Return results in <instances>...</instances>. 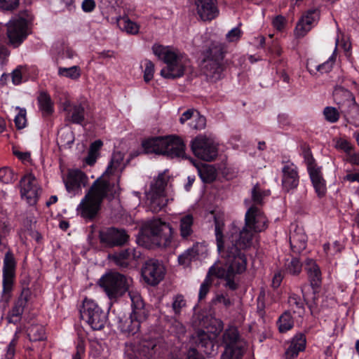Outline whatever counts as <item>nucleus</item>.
I'll return each instance as SVG.
<instances>
[{"instance_id": "1", "label": "nucleus", "mask_w": 359, "mask_h": 359, "mask_svg": "<svg viewBox=\"0 0 359 359\" xmlns=\"http://www.w3.org/2000/svg\"><path fill=\"white\" fill-rule=\"evenodd\" d=\"M124 154L114 152L105 172L90 187L76 208L77 214L85 219H93L98 213L105 197H114L119 191V180L126 167Z\"/></svg>"}, {"instance_id": "2", "label": "nucleus", "mask_w": 359, "mask_h": 359, "mask_svg": "<svg viewBox=\"0 0 359 359\" xmlns=\"http://www.w3.org/2000/svg\"><path fill=\"white\" fill-rule=\"evenodd\" d=\"M221 236L217 233V248L218 259L211 266L207 276L200 287L199 300H203L210 291L212 285L211 277L226 280V285L231 290H236L237 284L234 281L236 275L243 273L247 268V259L234 248H224L220 240Z\"/></svg>"}, {"instance_id": "3", "label": "nucleus", "mask_w": 359, "mask_h": 359, "mask_svg": "<svg viewBox=\"0 0 359 359\" xmlns=\"http://www.w3.org/2000/svg\"><path fill=\"white\" fill-rule=\"evenodd\" d=\"M215 233L221 236V241L224 248H234L240 254L245 255L242 250L255 247L259 242V233L265 231L268 227V219L264 213L255 205H250L245 215V224L238 232L232 234L228 240L223 238L224 222L215 217Z\"/></svg>"}, {"instance_id": "4", "label": "nucleus", "mask_w": 359, "mask_h": 359, "mask_svg": "<svg viewBox=\"0 0 359 359\" xmlns=\"http://www.w3.org/2000/svg\"><path fill=\"white\" fill-rule=\"evenodd\" d=\"M152 51L165 64V67L160 72L161 76L164 79H175L182 77L189 66L187 56L173 47L154 44Z\"/></svg>"}, {"instance_id": "5", "label": "nucleus", "mask_w": 359, "mask_h": 359, "mask_svg": "<svg viewBox=\"0 0 359 359\" xmlns=\"http://www.w3.org/2000/svg\"><path fill=\"white\" fill-rule=\"evenodd\" d=\"M175 231L161 219L148 221L142 227V241L147 247L168 248L172 245Z\"/></svg>"}, {"instance_id": "6", "label": "nucleus", "mask_w": 359, "mask_h": 359, "mask_svg": "<svg viewBox=\"0 0 359 359\" xmlns=\"http://www.w3.org/2000/svg\"><path fill=\"white\" fill-rule=\"evenodd\" d=\"M132 302L133 311L129 316L118 318V328L126 334H135L140 328L141 323L145 320L148 311L138 293H129Z\"/></svg>"}, {"instance_id": "7", "label": "nucleus", "mask_w": 359, "mask_h": 359, "mask_svg": "<svg viewBox=\"0 0 359 359\" xmlns=\"http://www.w3.org/2000/svg\"><path fill=\"white\" fill-rule=\"evenodd\" d=\"M132 283V279L117 273L110 272L103 275L99 280V285L110 299L122 296Z\"/></svg>"}, {"instance_id": "8", "label": "nucleus", "mask_w": 359, "mask_h": 359, "mask_svg": "<svg viewBox=\"0 0 359 359\" xmlns=\"http://www.w3.org/2000/svg\"><path fill=\"white\" fill-rule=\"evenodd\" d=\"M222 329V322L213 319L211 324L206 326L205 330H200L197 332L194 337L195 342L205 354L212 355L217 352V346L215 344V340Z\"/></svg>"}, {"instance_id": "9", "label": "nucleus", "mask_w": 359, "mask_h": 359, "mask_svg": "<svg viewBox=\"0 0 359 359\" xmlns=\"http://www.w3.org/2000/svg\"><path fill=\"white\" fill-rule=\"evenodd\" d=\"M224 57V46L218 42L211 44L205 52L203 60V69L204 74L213 80L221 78L223 71L222 61Z\"/></svg>"}, {"instance_id": "10", "label": "nucleus", "mask_w": 359, "mask_h": 359, "mask_svg": "<svg viewBox=\"0 0 359 359\" xmlns=\"http://www.w3.org/2000/svg\"><path fill=\"white\" fill-rule=\"evenodd\" d=\"M168 175L165 172L158 175L155 182L147 194V203L151 212H157L163 208L170 199L165 192V187L168 182ZM173 199L171 198L170 201Z\"/></svg>"}, {"instance_id": "11", "label": "nucleus", "mask_w": 359, "mask_h": 359, "mask_svg": "<svg viewBox=\"0 0 359 359\" xmlns=\"http://www.w3.org/2000/svg\"><path fill=\"white\" fill-rule=\"evenodd\" d=\"M80 313L81 318L94 330H101L107 323V313L92 299L83 300Z\"/></svg>"}, {"instance_id": "12", "label": "nucleus", "mask_w": 359, "mask_h": 359, "mask_svg": "<svg viewBox=\"0 0 359 359\" xmlns=\"http://www.w3.org/2000/svg\"><path fill=\"white\" fill-rule=\"evenodd\" d=\"M225 351L221 359H241L245 351L246 342L240 338L238 330L230 327L223 336Z\"/></svg>"}, {"instance_id": "13", "label": "nucleus", "mask_w": 359, "mask_h": 359, "mask_svg": "<svg viewBox=\"0 0 359 359\" xmlns=\"http://www.w3.org/2000/svg\"><path fill=\"white\" fill-rule=\"evenodd\" d=\"M194 154L205 161H214L218 154L217 144L213 139L199 135L192 140L191 144Z\"/></svg>"}, {"instance_id": "14", "label": "nucleus", "mask_w": 359, "mask_h": 359, "mask_svg": "<svg viewBox=\"0 0 359 359\" xmlns=\"http://www.w3.org/2000/svg\"><path fill=\"white\" fill-rule=\"evenodd\" d=\"M62 178L67 191L73 196L81 194L89 182L87 175L77 168L69 169Z\"/></svg>"}, {"instance_id": "15", "label": "nucleus", "mask_w": 359, "mask_h": 359, "mask_svg": "<svg viewBox=\"0 0 359 359\" xmlns=\"http://www.w3.org/2000/svg\"><path fill=\"white\" fill-rule=\"evenodd\" d=\"M27 22L20 17H15L7 24V35L14 47L18 46L27 36Z\"/></svg>"}, {"instance_id": "16", "label": "nucleus", "mask_w": 359, "mask_h": 359, "mask_svg": "<svg viewBox=\"0 0 359 359\" xmlns=\"http://www.w3.org/2000/svg\"><path fill=\"white\" fill-rule=\"evenodd\" d=\"M165 275V268L162 262L149 259L142 268V276L144 281L151 285H158Z\"/></svg>"}, {"instance_id": "17", "label": "nucleus", "mask_w": 359, "mask_h": 359, "mask_svg": "<svg viewBox=\"0 0 359 359\" xmlns=\"http://www.w3.org/2000/svg\"><path fill=\"white\" fill-rule=\"evenodd\" d=\"M20 194L22 198L29 205H34L36 203L40 194V188L34 175L29 173L21 179Z\"/></svg>"}, {"instance_id": "18", "label": "nucleus", "mask_w": 359, "mask_h": 359, "mask_svg": "<svg viewBox=\"0 0 359 359\" xmlns=\"http://www.w3.org/2000/svg\"><path fill=\"white\" fill-rule=\"evenodd\" d=\"M15 262L12 255L7 253L4 261L2 297L5 301L10 298L15 277Z\"/></svg>"}, {"instance_id": "19", "label": "nucleus", "mask_w": 359, "mask_h": 359, "mask_svg": "<svg viewBox=\"0 0 359 359\" xmlns=\"http://www.w3.org/2000/svg\"><path fill=\"white\" fill-rule=\"evenodd\" d=\"M299 182L297 167L292 163H286L282 168V187L285 191L295 189Z\"/></svg>"}, {"instance_id": "20", "label": "nucleus", "mask_w": 359, "mask_h": 359, "mask_svg": "<svg viewBox=\"0 0 359 359\" xmlns=\"http://www.w3.org/2000/svg\"><path fill=\"white\" fill-rule=\"evenodd\" d=\"M100 238L102 243L107 246L121 245L128 239V235L123 230L109 228L100 231Z\"/></svg>"}, {"instance_id": "21", "label": "nucleus", "mask_w": 359, "mask_h": 359, "mask_svg": "<svg viewBox=\"0 0 359 359\" xmlns=\"http://www.w3.org/2000/svg\"><path fill=\"white\" fill-rule=\"evenodd\" d=\"M168 135L148 138L142 143L144 151L147 154L167 156Z\"/></svg>"}, {"instance_id": "22", "label": "nucleus", "mask_w": 359, "mask_h": 359, "mask_svg": "<svg viewBox=\"0 0 359 359\" xmlns=\"http://www.w3.org/2000/svg\"><path fill=\"white\" fill-rule=\"evenodd\" d=\"M319 11L316 9L311 10L305 13L299 20L296 28L295 35L297 37L304 36L317 23L319 19Z\"/></svg>"}, {"instance_id": "23", "label": "nucleus", "mask_w": 359, "mask_h": 359, "mask_svg": "<svg viewBox=\"0 0 359 359\" xmlns=\"http://www.w3.org/2000/svg\"><path fill=\"white\" fill-rule=\"evenodd\" d=\"M290 243L292 251L296 253H299L306 248L307 236L302 227L296 226L291 231Z\"/></svg>"}, {"instance_id": "24", "label": "nucleus", "mask_w": 359, "mask_h": 359, "mask_svg": "<svg viewBox=\"0 0 359 359\" xmlns=\"http://www.w3.org/2000/svg\"><path fill=\"white\" fill-rule=\"evenodd\" d=\"M304 162L311 182L323 178L322 167L318 166L309 149L303 151Z\"/></svg>"}, {"instance_id": "25", "label": "nucleus", "mask_w": 359, "mask_h": 359, "mask_svg": "<svg viewBox=\"0 0 359 359\" xmlns=\"http://www.w3.org/2000/svg\"><path fill=\"white\" fill-rule=\"evenodd\" d=\"M167 156L170 158H184L185 156V144L183 140L176 135H168Z\"/></svg>"}, {"instance_id": "26", "label": "nucleus", "mask_w": 359, "mask_h": 359, "mask_svg": "<svg viewBox=\"0 0 359 359\" xmlns=\"http://www.w3.org/2000/svg\"><path fill=\"white\" fill-rule=\"evenodd\" d=\"M217 1L195 4L196 12L202 20H212L218 15Z\"/></svg>"}, {"instance_id": "27", "label": "nucleus", "mask_w": 359, "mask_h": 359, "mask_svg": "<svg viewBox=\"0 0 359 359\" xmlns=\"http://www.w3.org/2000/svg\"><path fill=\"white\" fill-rule=\"evenodd\" d=\"M27 303V294L22 293L15 302L13 307L8 315V320L9 323H17L21 319V316L24 311Z\"/></svg>"}, {"instance_id": "28", "label": "nucleus", "mask_w": 359, "mask_h": 359, "mask_svg": "<svg viewBox=\"0 0 359 359\" xmlns=\"http://www.w3.org/2000/svg\"><path fill=\"white\" fill-rule=\"evenodd\" d=\"M337 46L332 53V55L329 59L321 65H315L313 61H308L306 64V68L311 74H315L316 71L320 72L321 74L329 72L332 69L335 62L337 57Z\"/></svg>"}, {"instance_id": "29", "label": "nucleus", "mask_w": 359, "mask_h": 359, "mask_svg": "<svg viewBox=\"0 0 359 359\" xmlns=\"http://www.w3.org/2000/svg\"><path fill=\"white\" fill-rule=\"evenodd\" d=\"M133 250L128 249L109 255V258L118 266L126 267L136 257Z\"/></svg>"}, {"instance_id": "30", "label": "nucleus", "mask_w": 359, "mask_h": 359, "mask_svg": "<svg viewBox=\"0 0 359 359\" xmlns=\"http://www.w3.org/2000/svg\"><path fill=\"white\" fill-rule=\"evenodd\" d=\"M306 346V338L303 334H296L292 339L290 346L286 351L287 358H294L298 355L300 351L304 350Z\"/></svg>"}, {"instance_id": "31", "label": "nucleus", "mask_w": 359, "mask_h": 359, "mask_svg": "<svg viewBox=\"0 0 359 359\" xmlns=\"http://www.w3.org/2000/svg\"><path fill=\"white\" fill-rule=\"evenodd\" d=\"M194 217L191 214L182 215L180 217V233L183 239H187L193 233Z\"/></svg>"}, {"instance_id": "32", "label": "nucleus", "mask_w": 359, "mask_h": 359, "mask_svg": "<svg viewBox=\"0 0 359 359\" xmlns=\"http://www.w3.org/2000/svg\"><path fill=\"white\" fill-rule=\"evenodd\" d=\"M305 269L307 271L311 284L313 286H318L321 280V273L316 262L309 259L306 262Z\"/></svg>"}, {"instance_id": "33", "label": "nucleus", "mask_w": 359, "mask_h": 359, "mask_svg": "<svg viewBox=\"0 0 359 359\" xmlns=\"http://www.w3.org/2000/svg\"><path fill=\"white\" fill-rule=\"evenodd\" d=\"M192 163L197 168L198 175L203 182L210 183L216 179L217 171L214 166L207 164L198 166L194 161H192Z\"/></svg>"}, {"instance_id": "34", "label": "nucleus", "mask_w": 359, "mask_h": 359, "mask_svg": "<svg viewBox=\"0 0 359 359\" xmlns=\"http://www.w3.org/2000/svg\"><path fill=\"white\" fill-rule=\"evenodd\" d=\"M38 103L39 109L43 116H48L53 112V102L50 96L47 93H40L38 97Z\"/></svg>"}, {"instance_id": "35", "label": "nucleus", "mask_w": 359, "mask_h": 359, "mask_svg": "<svg viewBox=\"0 0 359 359\" xmlns=\"http://www.w3.org/2000/svg\"><path fill=\"white\" fill-rule=\"evenodd\" d=\"M117 23L120 29L128 34H137L139 32V25L130 20L127 16L118 18Z\"/></svg>"}, {"instance_id": "36", "label": "nucleus", "mask_w": 359, "mask_h": 359, "mask_svg": "<svg viewBox=\"0 0 359 359\" xmlns=\"http://www.w3.org/2000/svg\"><path fill=\"white\" fill-rule=\"evenodd\" d=\"M67 119L73 123H81L84 120V108L81 104L74 105L67 112Z\"/></svg>"}, {"instance_id": "37", "label": "nucleus", "mask_w": 359, "mask_h": 359, "mask_svg": "<svg viewBox=\"0 0 359 359\" xmlns=\"http://www.w3.org/2000/svg\"><path fill=\"white\" fill-rule=\"evenodd\" d=\"M102 146L100 140H96L90 144L88 156L85 158V162L88 165H93L97 161L100 153L99 151Z\"/></svg>"}, {"instance_id": "38", "label": "nucleus", "mask_w": 359, "mask_h": 359, "mask_svg": "<svg viewBox=\"0 0 359 359\" xmlns=\"http://www.w3.org/2000/svg\"><path fill=\"white\" fill-rule=\"evenodd\" d=\"M58 75L72 80H77L81 75V68L76 65L71 67H59Z\"/></svg>"}, {"instance_id": "39", "label": "nucleus", "mask_w": 359, "mask_h": 359, "mask_svg": "<svg viewBox=\"0 0 359 359\" xmlns=\"http://www.w3.org/2000/svg\"><path fill=\"white\" fill-rule=\"evenodd\" d=\"M199 243L194 245L191 248L188 249L183 254L178 257V262L181 265H189L191 259L198 255Z\"/></svg>"}, {"instance_id": "40", "label": "nucleus", "mask_w": 359, "mask_h": 359, "mask_svg": "<svg viewBox=\"0 0 359 359\" xmlns=\"http://www.w3.org/2000/svg\"><path fill=\"white\" fill-rule=\"evenodd\" d=\"M278 330L280 332H285L293 327L292 317L289 311L283 313L278 320Z\"/></svg>"}, {"instance_id": "41", "label": "nucleus", "mask_w": 359, "mask_h": 359, "mask_svg": "<svg viewBox=\"0 0 359 359\" xmlns=\"http://www.w3.org/2000/svg\"><path fill=\"white\" fill-rule=\"evenodd\" d=\"M27 335L31 341H40L44 339V328L41 325H32L27 330Z\"/></svg>"}, {"instance_id": "42", "label": "nucleus", "mask_w": 359, "mask_h": 359, "mask_svg": "<svg viewBox=\"0 0 359 359\" xmlns=\"http://www.w3.org/2000/svg\"><path fill=\"white\" fill-rule=\"evenodd\" d=\"M285 271L291 275H297L302 271V264L297 258H292L287 261Z\"/></svg>"}, {"instance_id": "43", "label": "nucleus", "mask_w": 359, "mask_h": 359, "mask_svg": "<svg viewBox=\"0 0 359 359\" xmlns=\"http://www.w3.org/2000/svg\"><path fill=\"white\" fill-rule=\"evenodd\" d=\"M311 183L318 197L320 198H323L327 193L326 181L324 177L320 180H314L311 182Z\"/></svg>"}, {"instance_id": "44", "label": "nucleus", "mask_w": 359, "mask_h": 359, "mask_svg": "<svg viewBox=\"0 0 359 359\" xmlns=\"http://www.w3.org/2000/svg\"><path fill=\"white\" fill-rule=\"evenodd\" d=\"M144 69L143 70V78L144 81L146 83H149L154 78V74L155 72V66L154 64L149 60H145L144 61Z\"/></svg>"}, {"instance_id": "45", "label": "nucleus", "mask_w": 359, "mask_h": 359, "mask_svg": "<svg viewBox=\"0 0 359 359\" xmlns=\"http://www.w3.org/2000/svg\"><path fill=\"white\" fill-rule=\"evenodd\" d=\"M270 191H262L259 186L256 184L252 189V201L255 204H260L262 202L264 197L269 195Z\"/></svg>"}, {"instance_id": "46", "label": "nucleus", "mask_w": 359, "mask_h": 359, "mask_svg": "<svg viewBox=\"0 0 359 359\" xmlns=\"http://www.w3.org/2000/svg\"><path fill=\"white\" fill-rule=\"evenodd\" d=\"M290 306L292 309H297L299 314H302L304 311V302L302 298L295 294H292L288 299Z\"/></svg>"}, {"instance_id": "47", "label": "nucleus", "mask_w": 359, "mask_h": 359, "mask_svg": "<svg viewBox=\"0 0 359 359\" xmlns=\"http://www.w3.org/2000/svg\"><path fill=\"white\" fill-rule=\"evenodd\" d=\"M205 124V118L203 116H201L198 111H196L192 121L189 123L190 128L196 130L203 129Z\"/></svg>"}, {"instance_id": "48", "label": "nucleus", "mask_w": 359, "mask_h": 359, "mask_svg": "<svg viewBox=\"0 0 359 359\" xmlns=\"http://www.w3.org/2000/svg\"><path fill=\"white\" fill-rule=\"evenodd\" d=\"M325 118L330 123H335L339 118V113L336 108L327 107L323 110Z\"/></svg>"}, {"instance_id": "49", "label": "nucleus", "mask_w": 359, "mask_h": 359, "mask_svg": "<svg viewBox=\"0 0 359 359\" xmlns=\"http://www.w3.org/2000/svg\"><path fill=\"white\" fill-rule=\"evenodd\" d=\"M58 140L63 145H69L74 142L73 133L69 129L62 130L58 133Z\"/></svg>"}, {"instance_id": "50", "label": "nucleus", "mask_w": 359, "mask_h": 359, "mask_svg": "<svg viewBox=\"0 0 359 359\" xmlns=\"http://www.w3.org/2000/svg\"><path fill=\"white\" fill-rule=\"evenodd\" d=\"M13 172L8 167L0 168V181L5 184H8L15 180Z\"/></svg>"}, {"instance_id": "51", "label": "nucleus", "mask_w": 359, "mask_h": 359, "mask_svg": "<svg viewBox=\"0 0 359 359\" xmlns=\"http://www.w3.org/2000/svg\"><path fill=\"white\" fill-rule=\"evenodd\" d=\"M335 147L338 149L343 150L346 153H349L352 149V145L350 142L344 137L335 138Z\"/></svg>"}, {"instance_id": "52", "label": "nucleus", "mask_w": 359, "mask_h": 359, "mask_svg": "<svg viewBox=\"0 0 359 359\" xmlns=\"http://www.w3.org/2000/svg\"><path fill=\"white\" fill-rule=\"evenodd\" d=\"M348 121L350 123L355 127L359 126V107L353 104L351 109L350 113L348 115Z\"/></svg>"}, {"instance_id": "53", "label": "nucleus", "mask_w": 359, "mask_h": 359, "mask_svg": "<svg viewBox=\"0 0 359 359\" xmlns=\"http://www.w3.org/2000/svg\"><path fill=\"white\" fill-rule=\"evenodd\" d=\"M185 306L186 301L182 295H177L174 297L172 307L175 314H180L182 309Z\"/></svg>"}, {"instance_id": "54", "label": "nucleus", "mask_w": 359, "mask_h": 359, "mask_svg": "<svg viewBox=\"0 0 359 359\" xmlns=\"http://www.w3.org/2000/svg\"><path fill=\"white\" fill-rule=\"evenodd\" d=\"M15 126L18 129H22L26 126V111L25 109H20L18 114L15 116Z\"/></svg>"}, {"instance_id": "55", "label": "nucleus", "mask_w": 359, "mask_h": 359, "mask_svg": "<svg viewBox=\"0 0 359 359\" xmlns=\"http://www.w3.org/2000/svg\"><path fill=\"white\" fill-rule=\"evenodd\" d=\"M19 5V0H0V8L4 11H13Z\"/></svg>"}, {"instance_id": "56", "label": "nucleus", "mask_w": 359, "mask_h": 359, "mask_svg": "<svg viewBox=\"0 0 359 359\" xmlns=\"http://www.w3.org/2000/svg\"><path fill=\"white\" fill-rule=\"evenodd\" d=\"M241 34V30L238 27H234L226 34V37L229 42H234L239 40Z\"/></svg>"}, {"instance_id": "57", "label": "nucleus", "mask_w": 359, "mask_h": 359, "mask_svg": "<svg viewBox=\"0 0 359 359\" xmlns=\"http://www.w3.org/2000/svg\"><path fill=\"white\" fill-rule=\"evenodd\" d=\"M17 341L13 339L8 345L6 351L3 359H13L15 353V346Z\"/></svg>"}, {"instance_id": "58", "label": "nucleus", "mask_w": 359, "mask_h": 359, "mask_svg": "<svg viewBox=\"0 0 359 359\" xmlns=\"http://www.w3.org/2000/svg\"><path fill=\"white\" fill-rule=\"evenodd\" d=\"M212 302L214 304H222L226 307L229 306L231 304L229 298L223 294H217L212 299Z\"/></svg>"}, {"instance_id": "59", "label": "nucleus", "mask_w": 359, "mask_h": 359, "mask_svg": "<svg viewBox=\"0 0 359 359\" xmlns=\"http://www.w3.org/2000/svg\"><path fill=\"white\" fill-rule=\"evenodd\" d=\"M13 154L18 158L23 163H27L30 161V153L27 151H21L18 149H13Z\"/></svg>"}, {"instance_id": "60", "label": "nucleus", "mask_w": 359, "mask_h": 359, "mask_svg": "<svg viewBox=\"0 0 359 359\" xmlns=\"http://www.w3.org/2000/svg\"><path fill=\"white\" fill-rule=\"evenodd\" d=\"M95 5L94 0H83L81 4V8L85 13H90L95 9Z\"/></svg>"}, {"instance_id": "61", "label": "nucleus", "mask_w": 359, "mask_h": 359, "mask_svg": "<svg viewBox=\"0 0 359 359\" xmlns=\"http://www.w3.org/2000/svg\"><path fill=\"white\" fill-rule=\"evenodd\" d=\"M196 111H197L194 109H188L187 111H184L180 118V123L184 124L188 120H191V121Z\"/></svg>"}, {"instance_id": "62", "label": "nucleus", "mask_w": 359, "mask_h": 359, "mask_svg": "<svg viewBox=\"0 0 359 359\" xmlns=\"http://www.w3.org/2000/svg\"><path fill=\"white\" fill-rule=\"evenodd\" d=\"M344 180L349 182H356L359 183V171L347 172L344 177Z\"/></svg>"}, {"instance_id": "63", "label": "nucleus", "mask_w": 359, "mask_h": 359, "mask_svg": "<svg viewBox=\"0 0 359 359\" xmlns=\"http://www.w3.org/2000/svg\"><path fill=\"white\" fill-rule=\"evenodd\" d=\"M285 20L283 17L277 16L273 20V25L276 29L281 30L285 25Z\"/></svg>"}, {"instance_id": "64", "label": "nucleus", "mask_w": 359, "mask_h": 359, "mask_svg": "<svg viewBox=\"0 0 359 359\" xmlns=\"http://www.w3.org/2000/svg\"><path fill=\"white\" fill-rule=\"evenodd\" d=\"M12 81L15 85H18L22 82V73L19 69H16L13 72Z\"/></svg>"}]
</instances>
